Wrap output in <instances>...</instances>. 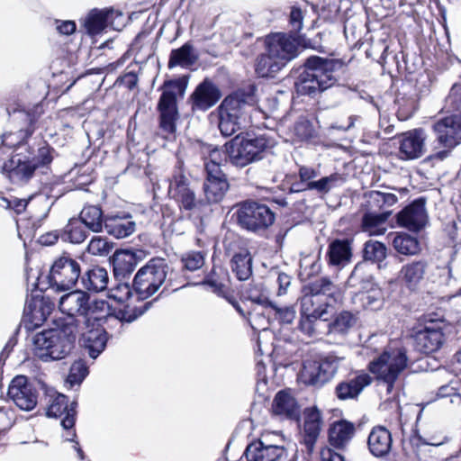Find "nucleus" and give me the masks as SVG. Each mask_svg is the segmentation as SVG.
Listing matches in <instances>:
<instances>
[{
	"label": "nucleus",
	"mask_w": 461,
	"mask_h": 461,
	"mask_svg": "<svg viewBox=\"0 0 461 461\" xmlns=\"http://www.w3.org/2000/svg\"><path fill=\"white\" fill-rule=\"evenodd\" d=\"M66 232L72 243H81L86 235L77 220H70L66 227Z\"/></svg>",
	"instance_id": "4d7b16f0"
},
{
	"label": "nucleus",
	"mask_w": 461,
	"mask_h": 461,
	"mask_svg": "<svg viewBox=\"0 0 461 461\" xmlns=\"http://www.w3.org/2000/svg\"><path fill=\"white\" fill-rule=\"evenodd\" d=\"M113 14V11L91 12L85 21V27L87 33L91 36L101 33L106 28Z\"/></svg>",
	"instance_id": "4c0bfd02"
},
{
	"label": "nucleus",
	"mask_w": 461,
	"mask_h": 461,
	"mask_svg": "<svg viewBox=\"0 0 461 461\" xmlns=\"http://www.w3.org/2000/svg\"><path fill=\"white\" fill-rule=\"evenodd\" d=\"M303 291H311L320 297L326 295L335 298L339 294L338 287L328 278H320L303 288Z\"/></svg>",
	"instance_id": "09e8293b"
},
{
	"label": "nucleus",
	"mask_w": 461,
	"mask_h": 461,
	"mask_svg": "<svg viewBox=\"0 0 461 461\" xmlns=\"http://www.w3.org/2000/svg\"><path fill=\"white\" fill-rule=\"evenodd\" d=\"M436 140L432 144V153L424 164L434 167L450 155L453 149L461 141V114H454L437 121L433 124Z\"/></svg>",
	"instance_id": "7ed1b4c3"
},
{
	"label": "nucleus",
	"mask_w": 461,
	"mask_h": 461,
	"mask_svg": "<svg viewBox=\"0 0 461 461\" xmlns=\"http://www.w3.org/2000/svg\"><path fill=\"white\" fill-rule=\"evenodd\" d=\"M426 134L422 129H414L399 136V153L402 159H416L425 152Z\"/></svg>",
	"instance_id": "5701e85b"
},
{
	"label": "nucleus",
	"mask_w": 461,
	"mask_h": 461,
	"mask_svg": "<svg viewBox=\"0 0 461 461\" xmlns=\"http://www.w3.org/2000/svg\"><path fill=\"white\" fill-rule=\"evenodd\" d=\"M386 247L375 240H368L365 243L363 249V258L366 261L376 263L378 269H384L386 267L384 259L386 258Z\"/></svg>",
	"instance_id": "ea45409f"
},
{
	"label": "nucleus",
	"mask_w": 461,
	"mask_h": 461,
	"mask_svg": "<svg viewBox=\"0 0 461 461\" xmlns=\"http://www.w3.org/2000/svg\"><path fill=\"white\" fill-rule=\"evenodd\" d=\"M303 14L298 7H292L290 12V24L294 32H299L303 28Z\"/></svg>",
	"instance_id": "774afa93"
},
{
	"label": "nucleus",
	"mask_w": 461,
	"mask_h": 461,
	"mask_svg": "<svg viewBox=\"0 0 461 461\" xmlns=\"http://www.w3.org/2000/svg\"><path fill=\"white\" fill-rule=\"evenodd\" d=\"M197 57L194 52L193 46L190 43H185L181 48L171 51L168 67H189L193 65Z\"/></svg>",
	"instance_id": "37998d69"
},
{
	"label": "nucleus",
	"mask_w": 461,
	"mask_h": 461,
	"mask_svg": "<svg viewBox=\"0 0 461 461\" xmlns=\"http://www.w3.org/2000/svg\"><path fill=\"white\" fill-rule=\"evenodd\" d=\"M394 249L405 256L416 255L420 252V247L418 240L406 233H399L393 240Z\"/></svg>",
	"instance_id": "a18cd8bd"
},
{
	"label": "nucleus",
	"mask_w": 461,
	"mask_h": 461,
	"mask_svg": "<svg viewBox=\"0 0 461 461\" xmlns=\"http://www.w3.org/2000/svg\"><path fill=\"white\" fill-rule=\"evenodd\" d=\"M131 295V289L128 284H119L111 290L110 297L118 302H124Z\"/></svg>",
	"instance_id": "e2e57ef3"
},
{
	"label": "nucleus",
	"mask_w": 461,
	"mask_h": 461,
	"mask_svg": "<svg viewBox=\"0 0 461 461\" xmlns=\"http://www.w3.org/2000/svg\"><path fill=\"white\" fill-rule=\"evenodd\" d=\"M294 134L301 140H307L312 136V128L309 121L300 120L294 127Z\"/></svg>",
	"instance_id": "680f3d73"
},
{
	"label": "nucleus",
	"mask_w": 461,
	"mask_h": 461,
	"mask_svg": "<svg viewBox=\"0 0 461 461\" xmlns=\"http://www.w3.org/2000/svg\"><path fill=\"white\" fill-rule=\"evenodd\" d=\"M221 95L218 87L208 80L201 83L191 98L193 101V108L206 111L212 107L221 98Z\"/></svg>",
	"instance_id": "393cba45"
},
{
	"label": "nucleus",
	"mask_w": 461,
	"mask_h": 461,
	"mask_svg": "<svg viewBox=\"0 0 461 461\" xmlns=\"http://www.w3.org/2000/svg\"><path fill=\"white\" fill-rule=\"evenodd\" d=\"M30 158H35L37 168L40 167L47 166L52 161V155L50 147L44 146L38 149V154Z\"/></svg>",
	"instance_id": "338daca9"
},
{
	"label": "nucleus",
	"mask_w": 461,
	"mask_h": 461,
	"mask_svg": "<svg viewBox=\"0 0 461 461\" xmlns=\"http://www.w3.org/2000/svg\"><path fill=\"white\" fill-rule=\"evenodd\" d=\"M301 299V320L299 328L302 332L310 338L322 336L321 329L326 326V321L330 315V304L322 301L319 295L303 291Z\"/></svg>",
	"instance_id": "423d86ee"
},
{
	"label": "nucleus",
	"mask_w": 461,
	"mask_h": 461,
	"mask_svg": "<svg viewBox=\"0 0 461 461\" xmlns=\"http://www.w3.org/2000/svg\"><path fill=\"white\" fill-rule=\"evenodd\" d=\"M248 102L242 92L227 96L218 107V127L221 133L229 137L240 130L247 113Z\"/></svg>",
	"instance_id": "0eeeda50"
},
{
	"label": "nucleus",
	"mask_w": 461,
	"mask_h": 461,
	"mask_svg": "<svg viewBox=\"0 0 461 461\" xmlns=\"http://www.w3.org/2000/svg\"><path fill=\"white\" fill-rule=\"evenodd\" d=\"M282 68L283 67L276 59L272 57V54L267 50L257 59L256 72L261 77H272Z\"/></svg>",
	"instance_id": "79ce46f5"
},
{
	"label": "nucleus",
	"mask_w": 461,
	"mask_h": 461,
	"mask_svg": "<svg viewBox=\"0 0 461 461\" xmlns=\"http://www.w3.org/2000/svg\"><path fill=\"white\" fill-rule=\"evenodd\" d=\"M77 327L71 322L37 333L32 339L33 354L43 361L62 359L75 346Z\"/></svg>",
	"instance_id": "f257e3e1"
},
{
	"label": "nucleus",
	"mask_w": 461,
	"mask_h": 461,
	"mask_svg": "<svg viewBox=\"0 0 461 461\" xmlns=\"http://www.w3.org/2000/svg\"><path fill=\"white\" fill-rule=\"evenodd\" d=\"M87 375V367L81 361L73 363L68 380L70 384H79Z\"/></svg>",
	"instance_id": "052dcab7"
},
{
	"label": "nucleus",
	"mask_w": 461,
	"mask_h": 461,
	"mask_svg": "<svg viewBox=\"0 0 461 461\" xmlns=\"http://www.w3.org/2000/svg\"><path fill=\"white\" fill-rule=\"evenodd\" d=\"M61 312L67 314L74 324L90 325L91 321H104L110 307L104 300L90 301L87 293L76 290L62 295L59 302Z\"/></svg>",
	"instance_id": "f03ea898"
},
{
	"label": "nucleus",
	"mask_w": 461,
	"mask_h": 461,
	"mask_svg": "<svg viewBox=\"0 0 461 461\" xmlns=\"http://www.w3.org/2000/svg\"><path fill=\"white\" fill-rule=\"evenodd\" d=\"M104 321H91L90 325L75 324L77 336H81V342L90 357L96 358L104 349L107 333L102 328Z\"/></svg>",
	"instance_id": "2eb2a0df"
},
{
	"label": "nucleus",
	"mask_w": 461,
	"mask_h": 461,
	"mask_svg": "<svg viewBox=\"0 0 461 461\" xmlns=\"http://www.w3.org/2000/svg\"><path fill=\"white\" fill-rule=\"evenodd\" d=\"M37 165L35 158L16 153L4 163L2 171L14 184H22L27 182L33 176Z\"/></svg>",
	"instance_id": "a211bd4d"
},
{
	"label": "nucleus",
	"mask_w": 461,
	"mask_h": 461,
	"mask_svg": "<svg viewBox=\"0 0 461 461\" xmlns=\"http://www.w3.org/2000/svg\"><path fill=\"white\" fill-rule=\"evenodd\" d=\"M104 226L107 232L117 239L131 235L136 228V224L131 217L111 219Z\"/></svg>",
	"instance_id": "58836bf2"
},
{
	"label": "nucleus",
	"mask_w": 461,
	"mask_h": 461,
	"mask_svg": "<svg viewBox=\"0 0 461 461\" xmlns=\"http://www.w3.org/2000/svg\"><path fill=\"white\" fill-rule=\"evenodd\" d=\"M182 262L185 269L194 271L203 267L204 258L201 252H190L182 258Z\"/></svg>",
	"instance_id": "bf43d9fd"
},
{
	"label": "nucleus",
	"mask_w": 461,
	"mask_h": 461,
	"mask_svg": "<svg viewBox=\"0 0 461 461\" xmlns=\"http://www.w3.org/2000/svg\"><path fill=\"white\" fill-rule=\"evenodd\" d=\"M270 145L269 140L265 136H258L253 139L237 136L226 144V151L230 161L234 166L243 167L256 160L261 159L262 153Z\"/></svg>",
	"instance_id": "1a4fd4ad"
},
{
	"label": "nucleus",
	"mask_w": 461,
	"mask_h": 461,
	"mask_svg": "<svg viewBox=\"0 0 461 461\" xmlns=\"http://www.w3.org/2000/svg\"><path fill=\"white\" fill-rule=\"evenodd\" d=\"M345 182V177L339 173H333L317 181H311L306 184L305 189L316 190L320 193H328L332 188Z\"/></svg>",
	"instance_id": "de8ad7c7"
},
{
	"label": "nucleus",
	"mask_w": 461,
	"mask_h": 461,
	"mask_svg": "<svg viewBox=\"0 0 461 461\" xmlns=\"http://www.w3.org/2000/svg\"><path fill=\"white\" fill-rule=\"evenodd\" d=\"M447 107L453 111L459 112L461 114V84H456L450 89L446 99Z\"/></svg>",
	"instance_id": "13d9d810"
},
{
	"label": "nucleus",
	"mask_w": 461,
	"mask_h": 461,
	"mask_svg": "<svg viewBox=\"0 0 461 461\" xmlns=\"http://www.w3.org/2000/svg\"><path fill=\"white\" fill-rule=\"evenodd\" d=\"M231 269L239 280H248L252 275V257L247 249H241L231 259Z\"/></svg>",
	"instance_id": "f704fd0d"
},
{
	"label": "nucleus",
	"mask_w": 461,
	"mask_h": 461,
	"mask_svg": "<svg viewBox=\"0 0 461 461\" xmlns=\"http://www.w3.org/2000/svg\"><path fill=\"white\" fill-rule=\"evenodd\" d=\"M333 61L319 57L307 59L304 70L300 74L295 83L299 95H315L330 87L336 81L333 77Z\"/></svg>",
	"instance_id": "20e7f679"
},
{
	"label": "nucleus",
	"mask_w": 461,
	"mask_h": 461,
	"mask_svg": "<svg viewBox=\"0 0 461 461\" xmlns=\"http://www.w3.org/2000/svg\"><path fill=\"white\" fill-rule=\"evenodd\" d=\"M228 189L229 184L227 179L205 180L203 184L204 194L210 203L220 202L224 197Z\"/></svg>",
	"instance_id": "49530a36"
},
{
	"label": "nucleus",
	"mask_w": 461,
	"mask_h": 461,
	"mask_svg": "<svg viewBox=\"0 0 461 461\" xmlns=\"http://www.w3.org/2000/svg\"><path fill=\"white\" fill-rule=\"evenodd\" d=\"M300 276L303 279L316 276L321 271V263L319 255L307 254L300 259Z\"/></svg>",
	"instance_id": "3c124183"
},
{
	"label": "nucleus",
	"mask_w": 461,
	"mask_h": 461,
	"mask_svg": "<svg viewBox=\"0 0 461 461\" xmlns=\"http://www.w3.org/2000/svg\"><path fill=\"white\" fill-rule=\"evenodd\" d=\"M271 309L274 311V316L283 323H292L296 315L293 306L278 307L276 304H271Z\"/></svg>",
	"instance_id": "6e6d98bb"
},
{
	"label": "nucleus",
	"mask_w": 461,
	"mask_h": 461,
	"mask_svg": "<svg viewBox=\"0 0 461 461\" xmlns=\"http://www.w3.org/2000/svg\"><path fill=\"white\" fill-rule=\"evenodd\" d=\"M322 427V417L321 411L315 407H308L304 411V443L308 450H312Z\"/></svg>",
	"instance_id": "cd10ccee"
},
{
	"label": "nucleus",
	"mask_w": 461,
	"mask_h": 461,
	"mask_svg": "<svg viewBox=\"0 0 461 461\" xmlns=\"http://www.w3.org/2000/svg\"><path fill=\"white\" fill-rule=\"evenodd\" d=\"M49 404L47 407V415L49 417L60 418L61 425L65 429H72L76 420L75 402L68 404L66 395L54 392L49 395Z\"/></svg>",
	"instance_id": "4be33fe9"
},
{
	"label": "nucleus",
	"mask_w": 461,
	"mask_h": 461,
	"mask_svg": "<svg viewBox=\"0 0 461 461\" xmlns=\"http://www.w3.org/2000/svg\"><path fill=\"white\" fill-rule=\"evenodd\" d=\"M427 221L425 203L420 199L406 206L397 215L398 224L412 231H418L425 227Z\"/></svg>",
	"instance_id": "b1692460"
},
{
	"label": "nucleus",
	"mask_w": 461,
	"mask_h": 461,
	"mask_svg": "<svg viewBox=\"0 0 461 461\" xmlns=\"http://www.w3.org/2000/svg\"><path fill=\"white\" fill-rule=\"evenodd\" d=\"M342 360L333 355L321 360L307 359L303 364L299 378L308 385H321L333 378Z\"/></svg>",
	"instance_id": "9b49d317"
},
{
	"label": "nucleus",
	"mask_w": 461,
	"mask_h": 461,
	"mask_svg": "<svg viewBox=\"0 0 461 461\" xmlns=\"http://www.w3.org/2000/svg\"><path fill=\"white\" fill-rule=\"evenodd\" d=\"M352 240L336 239L328 247V264L330 266L344 267L352 258Z\"/></svg>",
	"instance_id": "bb28decb"
},
{
	"label": "nucleus",
	"mask_w": 461,
	"mask_h": 461,
	"mask_svg": "<svg viewBox=\"0 0 461 461\" xmlns=\"http://www.w3.org/2000/svg\"><path fill=\"white\" fill-rule=\"evenodd\" d=\"M168 267L162 258H153L142 267L133 280V288L140 300L153 295L164 284Z\"/></svg>",
	"instance_id": "6e6552de"
},
{
	"label": "nucleus",
	"mask_w": 461,
	"mask_h": 461,
	"mask_svg": "<svg viewBox=\"0 0 461 461\" xmlns=\"http://www.w3.org/2000/svg\"><path fill=\"white\" fill-rule=\"evenodd\" d=\"M355 434V426L347 420L333 422L329 429V443L335 448H345Z\"/></svg>",
	"instance_id": "c756f323"
},
{
	"label": "nucleus",
	"mask_w": 461,
	"mask_h": 461,
	"mask_svg": "<svg viewBox=\"0 0 461 461\" xmlns=\"http://www.w3.org/2000/svg\"><path fill=\"white\" fill-rule=\"evenodd\" d=\"M184 91V86L179 81H168L163 86L158 109L159 111V127L166 134H173L176 131V122L178 119L176 92L183 94Z\"/></svg>",
	"instance_id": "9d476101"
},
{
	"label": "nucleus",
	"mask_w": 461,
	"mask_h": 461,
	"mask_svg": "<svg viewBox=\"0 0 461 461\" xmlns=\"http://www.w3.org/2000/svg\"><path fill=\"white\" fill-rule=\"evenodd\" d=\"M80 221L94 232H100L103 230V212L98 206H85L80 212Z\"/></svg>",
	"instance_id": "a19ab883"
},
{
	"label": "nucleus",
	"mask_w": 461,
	"mask_h": 461,
	"mask_svg": "<svg viewBox=\"0 0 461 461\" xmlns=\"http://www.w3.org/2000/svg\"><path fill=\"white\" fill-rule=\"evenodd\" d=\"M372 382L371 376L366 373H358L355 376L339 383L335 389L339 400L357 398L365 387Z\"/></svg>",
	"instance_id": "a878e982"
},
{
	"label": "nucleus",
	"mask_w": 461,
	"mask_h": 461,
	"mask_svg": "<svg viewBox=\"0 0 461 461\" xmlns=\"http://www.w3.org/2000/svg\"><path fill=\"white\" fill-rule=\"evenodd\" d=\"M168 195L182 209L191 211L197 205L194 189L192 187L189 178L181 169L175 171L170 179Z\"/></svg>",
	"instance_id": "dca6fc26"
},
{
	"label": "nucleus",
	"mask_w": 461,
	"mask_h": 461,
	"mask_svg": "<svg viewBox=\"0 0 461 461\" xmlns=\"http://www.w3.org/2000/svg\"><path fill=\"white\" fill-rule=\"evenodd\" d=\"M249 299L256 303L271 308V304H274L269 300L268 294L264 290H258L257 287L251 289L249 294Z\"/></svg>",
	"instance_id": "69168bd1"
},
{
	"label": "nucleus",
	"mask_w": 461,
	"mask_h": 461,
	"mask_svg": "<svg viewBox=\"0 0 461 461\" xmlns=\"http://www.w3.org/2000/svg\"><path fill=\"white\" fill-rule=\"evenodd\" d=\"M356 299L360 300L364 309L377 311L383 307L384 294L377 284H374L369 288L357 292Z\"/></svg>",
	"instance_id": "c9c22d12"
},
{
	"label": "nucleus",
	"mask_w": 461,
	"mask_h": 461,
	"mask_svg": "<svg viewBox=\"0 0 461 461\" xmlns=\"http://www.w3.org/2000/svg\"><path fill=\"white\" fill-rule=\"evenodd\" d=\"M144 312L143 310H138L137 308H131L129 305H127L124 309L120 310L117 312V318L125 322H132L135 321L139 316H140Z\"/></svg>",
	"instance_id": "0e129e2a"
},
{
	"label": "nucleus",
	"mask_w": 461,
	"mask_h": 461,
	"mask_svg": "<svg viewBox=\"0 0 461 461\" xmlns=\"http://www.w3.org/2000/svg\"><path fill=\"white\" fill-rule=\"evenodd\" d=\"M240 225L253 232L267 230L275 221V213L266 204L257 202H245L237 211Z\"/></svg>",
	"instance_id": "f8f14e48"
},
{
	"label": "nucleus",
	"mask_w": 461,
	"mask_h": 461,
	"mask_svg": "<svg viewBox=\"0 0 461 461\" xmlns=\"http://www.w3.org/2000/svg\"><path fill=\"white\" fill-rule=\"evenodd\" d=\"M136 267V254L131 251L117 252L113 258V271L115 276L130 275Z\"/></svg>",
	"instance_id": "c03bdc74"
},
{
	"label": "nucleus",
	"mask_w": 461,
	"mask_h": 461,
	"mask_svg": "<svg viewBox=\"0 0 461 461\" xmlns=\"http://www.w3.org/2000/svg\"><path fill=\"white\" fill-rule=\"evenodd\" d=\"M202 154L203 156L204 165L214 164L221 166L222 162L226 159V154L215 147H203L202 149Z\"/></svg>",
	"instance_id": "864d4df0"
},
{
	"label": "nucleus",
	"mask_w": 461,
	"mask_h": 461,
	"mask_svg": "<svg viewBox=\"0 0 461 461\" xmlns=\"http://www.w3.org/2000/svg\"><path fill=\"white\" fill-rule=\"evenodd\" d=\"M357 321V316L349 311H341L330 322H326V326L321 329L322 335L335 333L346 335Z\"/></svg>",
	"instance_id": "2f4dec72"
},
{
	"label": "nucleus",
	"mask_w": 461,
	"mask_h": 461,
	"mask_svg": "<svg viewBox=\"0 0 461 461\" xmlns=\"http://www.w3.org/2000/svg\"><path fill=\"white\" fill-rule=\"evenodd\" d=\"M83 286L91 292L99 293L106 289L109 276L105 268L94 267L82 276Z\"/></svg>",
	"instance_id": "473e14b6"
},
{
	"label": "nucleus",
	"mask_w": 461,
	"mask_h": 461,
	"mask_svg": "<svg viewBox=\"0 0 461 461\" xmlns=\"http://www.w3.org/2000/svg\"><path fill=\"white\" fill-rule=\"evenodd\" d=\"M81 274L80 264L69 255L57 258L50 268V281L59 290H68L77 282Z\"/></svg>",
	"instance_id": "ddd939ff"
},
{
	"label": "nucleus",
	"mask_w": 461,
	"mask_h": 461,
	"mask_svg": "<svg viewBox=\"0 0 461 461\" xmlns=\"http://www.w3.org/2000/svg\"><path fill=\"white\" fill-rule=\"evenodd\" d=\"M367 445L375 456H384L389 453L392 447L391 433L384 427L376 426L369 433Z\"/></svg>",
	"instance_id": "7c9ffc66"
},
{
	"label": "nucleus",
	"mask_w": 461,
	"mask_h": 461,
	"mask_svg": "<svg viewBox=\"0 0 461 461\" xmlns=\"http://www.w3.org/2000/svg\"><path fill=\"white\" fill-rule=\"evenodd\" d=\"M270 434L262 437L249 444L244 452L246 461H286L288 453L286 449L269 440Z\"/></svg>",
	"instance_id": "4468645a"
},
{
	"label": "nucleus",
	"mask_w": 461,
	"mask_h": 461,
	"mask_svg": "<svg viewBox=\"0 0 461 461\" xmlns=\"http://www.w3.org/2000/svg\"><path fill=\"white\" fill-rule=\"evenodd\" d=\"M88 252L95 256H106L112 249L111 245L102 237H94L87 247Z\"/></svg>",
	"instance_id": "5fc2aeb1"
},
{
	"label": "nucleus",
	"mask_w": 461,
	"mask_h": 461,
	"mask_svg": "<svg viewBox=\"0 0 461 461\" xmlns=\"http://www.w3.org/2000/svg\"><path fill=\"white\" fill-rule=\"evenodd\" d=\"M266 49L284 68L297 55V43L285 33H274L267 37Z\"/></svg>",
	"instance_id": "412c9836"
},
{
	"label": "nucleus",
	"mask_w": 461,
	"mask_h": 461,
	"mask_svg": "<svg viewBox=\"0 0 461 461\" xmlns=\"http://www.w3.org/2000/svg\"><path fill=\"white\" fill-rule=\"evenodd\" d=\"M374 284V277L369 274L368 266L364 262H360L355 266L346 282V286L357 288L358 292H361L369 288Z\"/></svg>",
	"instance_id": "72a5a7b5"
},
{
	"label": "nucleus",
	"mask_w": 461,
	"mask_h": 461,
	"mask_svg": "<svg viewBox=\"0 0 461 461\" xmlns=\"http://www.w3.org/2000/svg\"><path fill=\"white\" fill-rule=\"evenodd\" d=\"M390 215V212L381 213H366L362 220L363 231L367 232L369 236H380L385 233V221Z\"/></svg>",
	"instance_id": "e433bc0d"
},
{
	"label": "nucleus",
	"mask_w": 461,
	"mask_h": 461,
	"mask_svg": "<svg viewBox=\"0 0 461 461\" xmlns=\"http://www.w3.org/2000/svg\"><path fill=\"white\" fill-rule=\"evenodd\" d=\"M272 412L276 416L285 419H297L300 413L299 405L289 391L278 392L272 403Z\"/></svg>",
	"instance_id": "c85d7f7f"
},
{
	"label": "nucleus",
	"mask_w": 461,
	"mask_h": 461,
	"mask_svg": "<svg viewBox=\"0 0 461 461\" xmlns=\"http://www.w3.org/2000/svg\"><path fill=\"white\" fill-rule=\"evenodd\" d=\"M444 323L442 321H430L425 327L415 334V348L417 350L430 354L438 351L444 343Z\"/></svg>",
	"instance_id": "6ab92c4d"
},
{
	"label": "nucleus",
	"mask_w": 461,
	"mask_h": 461,
	"mask_svg": "<svg viewBox=\"0 0 461 461\" xmlns=\"http://www.w3.org/2000/svg\"><path fill=\"white\" fill-rule=\"evenodd\" d=\"M7 394L23 411L34 409L38 402V393L24 375H17L11 381Z\"/></svg>",
	"instance_id": "f3484780"
},
{
	"label": "nucleus",
	"mask_w": 461,
	"mask_h": 461,
	"mask_svg": "<svg viewBox=\"0 0 461 461\" xmlns=\"http://www.w3.org/2000/svg\"><path fill=\"white\" fill-rule=\"evenodd\" d=\"M216 274V269H213L212 274L205 279L203 285H208L213 293L226 298L227 301L231 303L240 313L243 314L242 310L240 309L238 303L234 300L233 296L229 294L228 286L222 281L214 278Z\"/></svg>",
	"instance_id": "8fccbe9b"
},
{
	"label": "nucleus",
	"mask_w": 461,
	"mask_h": 461,
	"mask_svg": "<svg viewBox=\"0 0 461 461\" xmlns=\"http://www.w3.org/2000/svg\"><path fill=\"white\" fill-rule=\"evenodd\" d=\"M429 266L425 260H412L404 264L399 273L398 281L411 292L420 289L425 281L429 279Z\"/></svg>",
	"instance_id": "aec40b11"
},
{
	"label": "nucleus",
	"mask_w": 461,
	"mask_h": 461,
	"mask_svg": "<svg viewBox=\"0 0 461 461\" xmlns=\"http://www.w3.org/2000/svg\"><path fill=\"white\" fill-rule=\"evenodd\" d=\"M438 396L440 398H450L451 403L461 402L460 382L456 379L452 380L448 384L439 387Z\"/></svg>",
	"instance_id": "603ef678"
},
{
	"label": "nucleus",
	"mask_w": 461,
	"mask_h": 461,
	"mask_svg": "<svg viewBox=\"0 0 461 461\" xmlns=\"http://www.w3.org/2000/svg\"><path fill=\"white\" fill-rule=\"evenodd\" d=\"M407 356L403 348H388L376 358L369 363V370L379 384L386 388L388 394L392 393L401 373L407 366Z\"/></svg>",
	"instance_id": "39448f33"
}]
</instances>
